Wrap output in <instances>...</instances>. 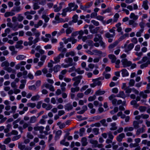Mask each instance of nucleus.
<instances>
[{
  "label": "nucleus",
  "mask_w": 150,
  "mask_h": 150,
  "mask_svg": "<svg viewBox=\"0 0 150 150\" xmlns=\"http://www.w3.org/2000/svg\"><path fill=\"white\" fill-rule=\"evenodd\" d=\"M65 62L67 63H68L69 64H62V65L64 68H67L70 66L74 65L75 64V63L72 62L73 59L72 58H69L65 59Z\"/></svg>",
  "instance_id": "f257e3e1"
},
{
  "label": "nucleus",
  "mask_w": 150,
  "mask_h": 150,
  "mask_svg": "<svg viewBox=\"0 0 150 150\" xmlns=\"http://www.w3.org/2000/svg\"><path fill=\"white\" fill-rule=\"evenodd\" d=\"M62 40L65 44H67L69 42L71 41L72 44H74L76 43L77 41V40L73 37H70L67 39L66 38H62Z\"/></svg>",
  "instance_id": "f03ea898"
},
{
  "label": "nucleus",
  "mask_w": 150,
  "mask_h": 150,
  "mask_svg": "<svg viewBox=\"0 0 150 150\" xmlns=\"http://www.w3.org/2000/svg\"><path fill=\"white\" fill-rule=\"evenodd\" d=\"M78 8V6L75 3H70L68 4V6L67 8L69 12L72 11H74Z\"/></svg>",
  "instance_id": "7ed1b4c3"
},
{
  "label": "nucleus",
  "mask_w": 150,
  "mask_h": 150,
  "mask_svg": "<svg viewBox=\"0 0 150 150\" xmlns=\"http://www.w3.org/2000/svg\"><path fill=\"white\" fill-rule=\"evenodd\" d=\"M82 78L81 75H79L73 78L72 80L75 82L73 84V86L75 87L77 86L81 82V80Z\"/></svg>",
  "instance_id": "20e7f679"
},
{
  "label": "nucleus",
  "mask_w": 150,
  "mask_h": 150,
  "mask_svg": "<svg viewBox=\"0 0 150 150\" xmlns=\"http://www.w3.org/2000/svg\"><path fill=\"white\" fill-rule=\"evenodd\" d=\"M121 57L122 58L121 62L123 65V67H125L130 66L132 63L130 61H128L125 58V57Z\"/></svg>",
  "instance_id": "39448f33"
},
{
  "label": "nucleus",
  "mask_w": 150,
  "mask_h": 150,
  "mask_svg": "<svg viewBox=\"0 0 150 150\" xmlns=\"http://www.w3.org/2000/svg\"><path fill=\"white\" fill-rule=\"evenodd\" d=\"M116 96L114 94H112L108 97L109 100L111 101L112 104L113 105H116L117 100L115 98Z\"/></svg>",
  "instance_id": "423d86ee"
},
{
  "label": "nucleus",
  "mask_w": 150,
  "mask_h": 150,
  "mask_svg": "<svg viewBox=\"0 0 150 150\" xmlns=\"http://www.w3.org/2000/svg\"><path fill=\"white\" fill-rule=\"evenodd\" d=\"M142 128H139L137 130L136 135L137 136L139 135L141 133H143L145 131V125H142Z\"/></svg>",
  "instance_id": "0eeeda50"
},
{
  "label": "nucleus",
  "mask_w": 150,
  "mask_h": 150,
  "mask_svg": "<svg viewBox=\"0 0 150 150\" xmlns=\"http://www.w3.org/2000/svg\"><path fill=\"white\" fill-rule=\"evenodd\" d=\"M150 59L149 57H143L142 60L138 62V63L141 64L143 62H146V63L150 64Z\"/></svg>",
  "instance_id": "6e6552de"
},
{
  "label": "nucleus",
  "mask_w": 150,
  "mask_h": 150,
  "mask_svg": "<svg viewBox=\"0 0 150 150\" xmlns=\"http://www.w3.org/2000/svg\"><path fill=\"white\" fill-rule=\"evenodd\" d=\"M64 2L60 3L59 4V6L57 7V5H54L53 8H54V11L55 12H58L62 8V5L64 4Z\"/></svg>",
  "instance_id": "1a4fd4ad"
},
{
  "label": "nucleus",
  "mask_w": 150,
  "mask_h": 150,
  "mask_svg": "<svg viewBox=\"0 0 150 150\" xmlns=\"http://www.w3.org/2000/svg\"><path fill=\"white\" fill-rule=\"evenodd\" d=\"M23 43V41L22 40L17 42L15 46V47L20 50L22 49L23 47V46L22 45Z\"/></svg>",
  "instance_id": "9d476101"
},
{
  "label": "nucleus",
  "mask_w": 150,
  "mask_h": 150,
  "mask_svg": "<svg viewBox=\"0 0 150 150\" xmlns=\"http://www.w3.org/2000/svg\"><path fill=\"white\" fill-rule=\"evenodd\" d=\"M125 137V134L124 133H121L117 136L116 140L117 142H120L122 141L123 139Z\"/></svg>",
  "instance_id": "9b49d317"
},
{
  "label": "nucleus",
  "mask_w": 150,
  "mask_h": 150,
  "mask_svg": "<svg viewBox=\"0 0 150 150\" xmlns=\"http://www.w3.org/2000/svg\"><path fill=\"white\" fill-rule=\"evenodd\" d=\"M4 69L8 73H11L14 74H16V70L12 69L11 67H5L4 68Z\"/></svg>",
  "instance_id": "f8f14e48"
},
{
  "label": "nucleus",
  "mask_w": 150,
  "mask_h": 150,
  "mask_svg": "<svg viewBox=\"0 0 150 150\" xmlns=\"http://www.w3.org/2000/svg\"><path fill=\"white\" fill-rule=\"evenodd\" d=\"M93 52H94V55H106L105 54V53L103 54L102 52L98 50H94L93 51Z\"/></svg>",
  "instance_id": "ddd939ff"
},
{
  "label": "nucleus",
  "mask_w": 150,
  "mask_h": 150,
  "mask_svg": "<svg viewBox=\"0 0 150 150\" xmlns=\"http://www.w3.org/2000/svg\"><path fill=\"white\" fill-rule=\"evenodd\" d=\"M110 59L111 60L112 62H115L116 64H119L120 63V60L117 59L116 61V57H109Z\"/></svg>",
  "instance_id": "4468645a"
},
{
  "label": "nucleus",
  "mask_w": 150,
  "mask_h": 150,
  "mask_svg": "<svg viewBox=\"0 0 150 150\" xmlns=\"http://www.w3.org/2000/svg\"><path fill=\"white\" fill-rule=\"evenodd\" d=\"M117 124L115 122L112 123L110 124V130H115L117 129V127L116 126Z\"/></svg>",
  "instance_id": "2eb2a0df"
},
{
  "label": "nucleus",
  "mask_w": 150,
  "mask_h": 150,
  "mask_svg": "<svg viewBox=\"0 0 150 150\" xmlns=\"http://www.w3.org/2000/svg\"><path fill=\"white\" fill-rule=\"evenodd\" d=\"M22 8L20 6H16L13 7V8L12 9V11L18 13L20 12Z\"/></svg>",
  "instance_id": "dca6fc26"
},
{
  "label": "nucleus",
  "mask_w": 150,
  "mask_h": 150,
  "mask_svg": "<svg viewBox=\"0 0 150 150\" xmlns=\"http://www.w3.org/2000/svg\"><path fill=\"white\" fill-rule=\"evenodd\" d=\"M134 45L133 43H131L129 44L127 47L126 48L125 51L127 52L131 50L134 47Z\"/></svg>",
  "instance_id": "f3484780"
},
{
  "label": "nucleus",
  "mask_w": 150,
  "mask_h": 150,
  "mask_svg": "<svg viewBox=\"0 0 150 150\" xmlns=\"http://www.w3.org/2000/svg\"><path fill=\"white\" fill-rule=\"evenodd\" d=\"M62 131L61 130H58L55 133V136L54 138L55 140H57L59 138L62 134Z\"/></svg>",
  "instance_id": "a211bd4d"
},
{
  "label": "nucleus",
  "mask_w": 150,
  "mask_h": 150,
  "mask_svg": "<svg viewBox=\"0 0 150 150\" xmlns=\"http://www.w3.org/2000/svg\"><path fill=\"white\" fill-rule=\"evenodd\" d=\"M119 42V41L117 40L115 41L113 43L110 45L109 47L108 48L110 50H111L112 48L116 46Z\"/></svg>",
  "instance_id": "6ab92c4d"
},
{
  "label": "nucleus",
  "mask_w": 150,
  "mask_h": 150,
  "mask_svg": "<svg viewBox=\"0 0 150 150\" xmlns=\"http://www.w3.org/2000/svg\"><path fill=\"white\" fill-rule=\"evenodd\" d=\"M81 142L83 146H85L88 144L87 138L85 137H83L81 138Z\"/></svg>",
  "instance_id": "aec40b11"
},
{
  "label": "nucleus",
  "mask_w": 150,
  "mask_h": 150,
  "mask_svg": "<svg viewBox=\"0 0 150 150\" xmlns=\"http://www.w3.org/2000/svg\"><path fill=\"white\" fill-rule=\"evenodd\" d=\"M103 38L101 35L99 34H96L95 35V37L94 39V41L95 42H96L99 40H102Z\"/></svg>",
  "instance_id": "412c9836"
},
{
  "label": "nucleus",
  "mask_w": 150,
  "mask_h": 150,
  "mask_svg": "<svg viewBox=\"0 0 150 150\" xmlns=\"http://www.w3.org/2000/svg\"><path fill=\"white\" fill-rule=\"evenodd\" d=\"M116 96L117 97H120L123 98H125L126 97V96L123 91H120L119 93L116 95Z\"/></svg>",
  "instance_id": "4be33fe9"
},
{
  "label": "nucleus",
  "mask_w": 150,
  "mask_h": 150,
  "mask_svg": "<svg viewBox=\"0 0 150 150\" xmlns=\"http://www.w3.org/2000/svg\"><path fill=\"white\" fill-rule=\"evenodd\" d=\"M134 127H127L124 128V132H132L134 130Z\"/></svg>",
  "instance_id": "5701e85b"
},
{
  "label": "nucleus",
  "mask_w": 150,
  "mask_h": 150,
  "mask_svg": "<svg viewBox=\"0 0 150 150\" xmlns=\"http://www.w3.org/2000/svg\"><path fill=\"white\" fill-rule=\"evenodd\" d=\"M64 107L65 110H67L68 111H69L70 110H71L73 108V107L72 105L69 103L65 105Z\"/></svg>",
  "instance_id": "b1692460"
},
{
  "label": "nucleus",
  "mask_w": 150,
  "mask_h": 150,
  "mask_svg": "<svg viewBox=\"0 0 150 150\" xmlns=\"http://www.w3.org/2000/svg\"><path fill=\"white\" fill-rule=\"evenodd\" d=\"M122 74L123 77L127 76L129 75V73L127 70L125 69H123L121 70Z\"/></svg>",
  "instance_id": "393cba45"
},
{
  "label": "nucleus",
  "mask_w": 150,
  "mask_h": 150,
  "mask_svg": "<svg viewBox=\"0 0 150 150\" xmlns=\"http://www.w3.org/2000/svg\"><path fill=\"white\" fill-rule=\"evenodd\" d=\"M130 18L135 21L138 19V16L137 15H135L134 13H132L130 14Z\"/></svg>",
  "instance_id": "a878e982"
},
{
  "label": "nucleus",
  "mask_w": 150,
  "mask_h": 150,
  "mask_svg": "<svg viewBox=\"0 0 150 150\" xmlns=\"http://www.w3.org/2000/svg\"><path fill=\"white\" fill-rule=\"evenodd\" d=\"M148 1L147 0H145L143 2L142 6L145 10H147L149 8V6L148 5Z\"/></svg>",
  "instance_id": "bb28decb"
},
{
  "label": "nucleus",
  "mask_w": 150,
  "mask_h": 150,
  "mask_svg": "<svg viewBox=\"0 0 150 150\" xmlns=\"http://www.w3.org/2000/svg\"><path fill=\"white\" fill-rule=\"evenodd\" d=\"M133 126L134 129H137L139 128V126L137 121L134 120L133 122Z\"/></svg>",
  "instance_id": "cd10ccee"
},
{
  "label": "nucleus",
  "mask_w": 150,
  "mask_h": 150,
  "mask_svg": "<svg viewBox=\"0 0 150 150\" xmlns=\"http://www.w3.org/2000/svg\"><path fill=\"white\" fill-rule=\"evenodd\" d=\"M105 93V91H101L100 89L98 91H97L96 92H95V95L97 96H99L100 95H102L103 94H104Z\"/></svg>",
  "instance_id": "c85d7f7f"
},
{
  "label": "nucleus",
  "mask_w": 150,
  "mask_h": 150,
  "mask_svg": "<svg viewBox=\"0 0 150 150\" xmlns=\"http://www.w3.org/2000/svg\"><path fill=\"white\" fill-rule=\"evenodd\" d=\"M36 121V117L35 116H33L30 117L29 122L30 123H35Z\"/></svg>",
  "instance_id": "c756f323"
},
{
  "label": "nucleus",
  "mask_w": 150,
  "mask_h": 150,
  "mask_svg": "<svg viewBox=\"0 0 150 150\" xmlns=\"http://www.w3.org/2000/svg\"><path fill=\"white\" fill-rule=\"evenodd\" d=\"M100 122L103 126L107 127L108 126V124L106 122V120L105 119H103L100 120Z\"/></svg>",
  "instance_id": "7c9ffc66"
},
{
  "label": "nucleus",
  "mask_w": 150,
  "mask_h": 150,
  "mask_svg": "<svg viewBox=\"0 0 150 150\" xmlns=\"http://www.w3.org/2000/svg\"><path fill=\"white\" fill-rule=\"evenodd\" d=\"M69 12V11L67 8L63 9H62V12L61 13V15L63 17H65L67 15V12Z\"/></svg>",
  "instance_id": "2f4dec72"
},
{
  "label": "nucleus",
  "mask_w": 150,
  "mask_h": 150,
  "mask_svg": "<svg viewBox=\"0 0 150 150\" xmlns=\"http://www.w3.org/2000/svg\"><path fill=\"white\" fill-rule=\"evenodd\" d=\"M90 142L91 144L93 145L94 147H97V146L98 144V142L97 140L91 139L90 140Z\"/></svg>",
  "instance_id": "473e14b6"
},
{
  "label": "nucleus",
  "mask_w": 150,
  "mask_h": 150,
  "mask_svg": "<svg viewBox=\"0 0 150 150\" xmlns=\"http://www.w3.org/2000/svg\"><path fill=\"white\" fill-rule=\"evenodd\" d=\"M60 68L59 65H56L53 68V70L55 72H57L59 71Z\"/></svg>",
  "instance_id": "72a5a7b5"
},
{
  "label": "nucleus",
  "mask_w": 150,
  "mask_h": 150,
  "mask_svg": "<svg viewBox=\"0 0 150 150\" xmlns=\"http://www.w3.org/2000/svg\"><path fill=\"white\" fill-rule=\"evenodd\" d=\"M100 28L99 27H96L92 30H91V33L92 34L96 33L99 30Z\"/></svg>",
  "instance_id": "f704fd0d"
},
{
  "label": "nucleus",
  "mask_w": 150,
  "mask_h": 150,
  "mask_svg": "<svg viewBox=\"0 0 150 150\" xmlns=\"http://www.w3.org/2000/svg\"><path fill=\"white\" fill-rule=\"evenodd\" d=\"M7 119V117H4L2 115L0 114V119L1 120L0 121V123L4 122Z\"/></svg>",
  "instance_id": "c9c22d12"
},
{
  "label": "nucleus",
  "mask_w": 150,
  "mask_h": 150,
  "mask_svg": "<svg viewBox=\"0 0 150 150\" xmlns=\"http://www.w3.org/2000/svg\"><path fill=\"white\" fill-rule=\"evenodd\" d=\"M93 81H94L95 83L96 84V86H100L102 84L101 81H99V80L97 79H93Z\"/></svg>",
  "instance_id": "e433bc0d"
},
{
  "label": "nucleus",
  "mask_w": 150,
  "mask_h": 150,
  "mask_svg": "<svg viewBox=\"0 0 150 150\" xmlns=\"http://www.w3.org/2000/svg\"><path fill=\"white\" fill-rule=\"evenodd\" d=\"M73 30V28H68L66 30V33L67 35H68L71 33Z\"/></svg>",
  "instance_id": "4c0bfd02"
},
{
  "label": "nucleus",
  "mask_w": 150,
  "mask_h": 150,
  "mask_svg": "<svg viewBox=\"0 0 150 150\" xmlns=\"http://www.w3.org/2000/svg\"><path fill=\"white\" fill-rule=\"evenodd\" d=\"M9 63L7 61H5L3 62L1 64V66L2 67L5 66V67H9Z\"/></svg>",
  "instance_id": "58836bf2"
},
{
  "label": "nucleus",
  "mask_w": 150,
  "mask_h": 150,
  "mask_svg": "<svg viewBox=\"0 0 150 150\" xmlns=\"http://www.w3.org/2000/svg\"><path fill=\"white\" fill-rule=\"evenodd\" d=\"M42 18L44 19L46 23L50 19V18L45 15H43L42 16Z\"/></svg>",
  "instance_id": "ea45409f"
},
{
  "label": "nucleus",
  "mask_w": 150,
  "mask_h": 150,
  "mask_svg": "<svg viewBox=\"0 0 150 150\" xmlns=\"http://www.w3.org/2000/svg\"><path fill=\"white\" fill-rule=\"evenodd\" d=\"M85 129L84 128H82L80 129L79 135L80 137H82L85 131Z\"/></svg>",
  "instance_id": "a19ab883"
},
{
  "label": "nucleus",
  "mask_w": 150,
  "mask_h": 150,
  "mask_svg": "<svg viewBox=\"0 0 150 150\" xmlns=\"http://www.w3.org/2000/svg\"><path fill=\"white\" fill-rule=\"evenodd\" d=\"M42 23L43 21L42 20H40L39 21L37 24L34 25V26L35 28H38L39 26L42 25Z\"/></svg>",
  "instance_id": "79ce46f5"
},
{
  "label": "nucleus",
  "mask_w": 150,
  "mask_h": 150,
  "mask_svg": "<svg viewBox=\"0 0 150 150\" xmlns=\"http://www.w3.org/2000/svg\"><path fill=\"white\" fill-rule=\"evenodd\" d=\"M80 88L79 87H76L75 88H71V92L72 93H74L75 92H77L79 90Z\"/></svg>",
  "instance_id": "37998d69"
},
{
  "label": "nucleus",
  "mask_w": 150,
  "mask_h": 150,
  "mask_svg": "<svg viewBox=\"0 0 150 150\" xmlns=\"http://www.w3.org/2000/svg\"><path fill=\"white\" fill-rule=\"evenodd\" d=\"M105 36L107 38H110L113 37L114 36V35H112V34H110L109 32L106 33L105 35Z\"/></svg>",
  "instance_id": "c03bdc74"
},
{
  "label": "nucleus",
  "mask_w": 150,
  "mask_h": 150,
  "mask_svg": "<svg viewBox=\"0 0 150 150\" xmlns=\"http://www.w3.org/2000/svg\"><path fill=\"white\" fill-rule=\"evenodd\" d=\"M139 95L141 96L144 99L146 98L147 97V95L143 91L140 92Z\"/></svg>",
  "instance_id": "a18cd8bd"
},
{
  "label": "nucleus",
  "mask_w": 150,
  "mask_h": 150,
  "mask_svg": "<svg viewBox=\"0 0 150 150\" xmlns=\"http://www.w3.org/2000/svg\"><path fill=\"white\" fill-rule=\"evenodd\" d=\"M75 71L79 74H82L84 73L83 70H81V68H79L75 70Z\"/></svg>",
  "instance_id": "49530a36"
},
{
  "label": "nucleus",
  "mask_w": 150,
  "mask_h": 150,
  "mask_svg": "<svg viewBox=\"0 0 150 150\" xmlns=\"http://www.w3.org/2000/svg\"><path fill=\"white\" fill-rule=\"evenodd\" d=\"M144 29H141L139 31L137 32L136 33V36L137 37H139L141 36V34L142 33Z\"/></svg>",
  "instance_id": "de8ad7c7"
},
{
  "label": "nucleus",
  "mask_w": 150,
  "mask_h": 150,
  "mask_svg": "<svg viewBox=\"0 0 150 150\" xmlns=\"http://www.w3.org/2000/svg\"><path fill=\"white\" fill-rule=\"evenodd\" d=\"M24 19V17L21 14H18L17 17V19L19 22H21Z\"/></svg>",
  "instance_id": "09e8293b"
},
{
  "label": "nucleus",
  "mask_w": 150,
  "mask_h": 150,
  "mask_svg": "<svg viewBox=\"0 0 150 150\" xmlns=\"http://www.w3.org/2000/svg\"><path fill=\"white\" fill-rule=\"evenodd\" d=\"M146 107L141 106L139 108V110L141 112L145 111L146 110Z\"/></svg>",
  "instance_id": "8fccbe9b"
},
{
  "label": "nucleus",
  "mask_w": 150,
  "mask_h": 150,
  "mask_svg": "<svg viewBox=\"0 0 150 150\" xmlns=\"http://www.w3.org/2000/svg\"><path fill=\"white\" fill-rule=\"evenodd\" d=\"M92 130L95 135L99 134V129L98 128H93Z\"/></svg>",
  "instance_id": "3c124183"
},
{
  "label": "nucleus",
  "mask_w": 150,
  "mask_h": 150,
  "mask_svg": "<svg viewBox=\"0 0 150 150\" xmlns=\"http://www.w3.org/2000/svg\"><path fill=\"white\" fill-rule=\"evenodd\" d=\"M130 104L135 107H137L139 106L138 105L137 103V102L135 100H133L131 101Z\"/></svg>",
  "instance_id": "603ef678"
},
{
  "label": "nucleus",
  "mask_w": 150,
  "mask_h": 150,
  "mask_svg": "<svg viewBox=\"0 0 150 150\" xmlns=\"http://www.w3.org/2000/svg\"><path fill=\"white\" fill-rule=\"evenodd\" d=\"M107 134L109 139L113 140L114 138V136L113 135L112 132H111L109 131L107 133Z\"/></svg>",
  "instance_id": "864d4df0"
},
{
  "label": "nucleus",
  "mask_w": 150,
  "mask_h": 150,
  "mask_svg": "<svg viewBox=\"0 0 150 150\" xmlns=\"http://www.w3.org/2000/svg\"><path fill=\"white\" fill-rule=\"evenodd\" d=\"M25 146L22 145V144L19 143L18 144V147L21 150H23L25 149Z\"/></svg>",
  "instance_id": "5fc2aeb1"
},
{
  "label": "nucleus",
  "mask_w": 150,
  "mask_h": 150,
  "mask_svg": "<svg viewBox=\"0 0 150 150\" xmlns=\"http://www.w3.org/2000/svg\"><path fill=\"white\" fill-rule=\"evenodd\" d=\"M103 75L104 76L106 79H108L110 78L111 76L110 74H107L105 72H104L103 73Z\"/></svg>",
  "instance_id": "6e6d98bb"
},
{
  "label": "nucleus",
  "mask_w": 150,
  "mask_h": 150,
  "mask_svg": "<svg viewBox=\"0 0 150 150\" xmlns=\"http://www.w3.org/2000/svg\"><path fill=\"white\" fill-rule=\"evenodd\" d=\"M135 81L133 79H131L130 80L129 82V84L130 86H133L134 85L135 83Z\"/></svg>",
  "instance_id": "4d7b16f0"
},
{
  "label": "nucleus",
  "mask_w": 150,
  "mask_h": 150,
  "mask_svg": "<svg viewBox=\"0 0 150 150\" xmlns=\"http://www.w3.org/2000/svg\"><path fill=\"white\" fill-rule=\"evenodd\" d=\"M46 0H40L39 2V4L42 6H44L46 4Z\"/></svg>",
  "instance_id": "13d9d810"
},
{
  "label": "nucleus",
  "mask_w": 150,
  "mask_h": 150,
  "mask_svg": "<svg viewBox=\"0 0 150 150\" xmlns=\"http://www.w3.org/2000/svg\"><path fill=\"white\" fill-rule=\"evenodd\" d=\"M96 96L95 94L92 96L89 97L88 98V100L89 101H92L96 99Z\"/></svg>",
  "instance_id": "bf43d9fd"
},
{
  "label": "nucleus",
  "mask_w": 150,
  "mask_h": 150,
  "mask_svg": "<svg viewBox=\"0 0 150 150\" xmlns=\"http://www.w3.org/2000/svg\"><path fill=\"white\" fill-rule=\"evenodd\" d=\"M75 55V53L74 51H71L67 52L66 54V56H69L70 55L74 56Z\"/></svg>",
  "instance_id": "052dcab7"
},
{
  "label": "nucleus",
  "mask_w": 150,
  "mask_h": 150,
  "mask_svg": "<svg viewBox=\"0 0 150 150\" xmlns=\"http://www.w3.org/2000/svg\"><path fill=\"white\" fill-rule=\"evenodd\" d=\"M42 126H39L37 125H36L34 127V129L35 131H39L40 129H41V128L42 127Z\"/></svg>",
  "instance_id": "680f3d73"
},
{
  "label": "nucleus",
  "mask_w": 150,
  "mask_h": 150,
  "mask_svg": "<svg viewBox=\"0 0 150 150\" xmlns=\"http://www.w3.org/2000/svg\"><path fill=\"white\" fill-rule=\"evenodd\" d=\"M88 7H87V5L83 6L82 5H80V8L84 11H87V9Z\"/></svg>",
  "instance_id": "e2e57ef3"
},
{
  "label": "nucleus",
  "mask_w": 150,
  "mask_h": 150,
  "mask_svg": "<svg viewBox=\"0 0 150 150\" xmlns=\"http://www.w3.org/2000/svg\"><path fill=\"white\" fill-rule=\"evenodd\" d=\"M40 97L39 95H37L35 96H33L31 98V100L33 101H35L38 99Z\"/></svg>",
  "instance_id": "0e129e2a"
},
{
  "label": "nucleus",
  "mask_w": 150,
  "mask_h": 150,
  "mask_svg": "<svg viewBox=\"0 0 150 150\" xmlns=\"http://www.w3.org/2000/svg\"><path fill=\"white\" fill-rule=\"evenodd\" d=\"M78 16L77 15H75L73 17V21L74 23H76L77 21Z\"/></svg>",
  "instance_id": "69168bd1"
},
{
  "label": "nucleus",
  "mask_w": 150,
  "mask_h": 150,
  "mask_svg": "<svg viewBox=\"0 0 150 150\" xmlns=\"http://www.w3.org/2000/svg\"><path fill=\"white\" fill-rule=\"evenodd\" d=\"M11 139L10 138L8 137L6 139L4 142V143L5 144H7L10 142Z\"/></svg>",
  "instance_id": "338daca9"
},
{
  "label": "nucleus",
  "mask_w": 150,
  "mask_h": 150,
  "mask_svg": "<svg viewBox=\"0 0 150 150\" xmlns=\"http://www.w3.org/2000/svg\"><path fill=\"white\" fill-rule=\"evenodd\" d=\"M91 22L93 24V25L96 26H98L99 25V22L95 20H92L91 21Z\"/></svg>",
  "instance_id": "774afa93"
}]
</instances>
